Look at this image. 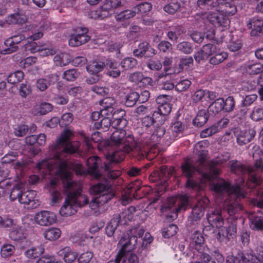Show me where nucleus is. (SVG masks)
Here are the masks:
<instances>
[{"label": "nucleus", "mask_w": 263, "mask_h": 263, "mask_svg": "<svg viewBox=\"0 0 263 263\" xmlns=\"http://www.w3.org/2000/svg\"><path fill=\"white\" fill-rule=\"evenodd\" d=\"M72 132L66 129L61 133V136L57 140L54 146V158L43 160L37 165V168L41 173L46 176L48 173H53L60 176L63 183V187L66 191L71 193L73 200L78 208L88 203L87 197L81 194V189L75 182L71 180V173L68 171V155L78 152L80 143L78 141H71Z\"/></svg>", "instance_id": "1"}, {"label": "nucleus", "mask_w": 263, "mask_h": 263, "mask_svg": "<svg viewBox=\"0 0 263 263\" xmlns=\"http://www.w3.org/2000/svg\"><path fill=\"white\" fill-rule=\"evenodd\" d=\"M230 154L227 153L218 155L215 159L208 163L205 162L204 158L202 157L200 159L199 164L204 167L206 166V165H207L208 170L205 172L201 170L200 168H197L189 161H186L183 163L181 165V169L182 175L187 178L186 182V187L192 190H198L199 189V183L192 179L196 173L201 174L200 178L201 183L204 184L208 181L212 182L214 179H216L217 176L221 172V170L218 167V166L226 162L230 159Z\"/></svg>", "instance_id": "2"}, {"label": "nucleus", "mask_w": 263, "mask_h": 263, "mask_svg": "<svg viewBox=\"0 0 263 263\" xmlns=\"http://www.w3.org/2000/svg\"><path fill=\"white\" fill-rule=\"evenodd\" d=\"M211 189L219 194H226V200L229 203L224 208L231 216H234L235 218L238 217V214L242 210V206L239 203L241 198L245 197V194L240 185H231L223 179H218L215 182H211Z\"/></svg>", "instance_id": "3"}, {"label": "nucleus", "mask_w": 263, "mask_h": 263, "mask_svg": "<svg viewBox=\"0 0 263 263\" xmlns=\"http://www.w3.org/2000/svg\"><path fill=\"white\" fill-rule=\"evenodd\" d=\"M126 132L123 129L115 131L111 136V142L112 145L126 152H132L133 157L138 160L145 158L151 159L148 148L143 147L142 144L135 140L133 136L128 135L125 137Z\"/></svg>", "instance_id": "4"}, {"label": "nucleus", "mask_w": 263, "mask_h": 263, "mask_svg": "<svg viewBox=\"0 0 263 263\" xmlns=\"http://www.w3.org/2000/svg\"><path fill=\"white\" fill-rule=\"evenodd\" d=\"M110 184L106 179L104 183H98L91 186L90 193L96 196L89 203V206L92 209L107 202L114 197V194L110 191Z\"/></svg>", "instance_id": "5"}, {"label": "nucleus", "mask_w": 263, "mask_h": 263, "mask_svg": "<svg viewBox=\"0 0 263 263\" xmlns=\"http://www.w3.org/2000/svg\"><path fill=\"white\" fill-rule=\"evenodd\" d=\"M231 172L238 176H242V181L237 185L242 186L246 184L249 187L253 184H256L258 183V180L253 173V168L246 167L237 160H232L230 162Z\"/></svg>", "instance_id": "6"}, {"label": "nucleus", "mask_w": 263, "mask_h": 263, "mask_svg": "<svg viewBox=\"0 0 263 263\" xmlns=\"http://www.w3.org/2000/svg\"><path fill=\"white\" fill-rule=\"evenodd\" d=\"M136 230L130 229L126 234H124L118 243L121 248L117 256L120 258H123L126 253L134 250L137 244Z\"/></svg>", "instance_id": "7"}, {"label": "nucleus", "mask_w": 263, "mask_h": 263, "mask_svg": "<svg viewBox=\"0 0 263 263\" xmlns=\"http://www.w3.org/2000/svg\"><path fill=\"white\" fill-rule=\"evenodd\" d=\"M226 263H263V251H260L257 256L252 251L229 255L227 257Z\"/></svg>", "instance_id": "8"}, {"label": "nucleus", "mask_w": 263, "mask_h": 263, "mask_svg": "<svg viewBox=\"0 0 263 263\" xmlns=\"http://www.w3.org/2000/svg\"><path fill=\"white\" fill-rule=\"evenodd\" d=\"M209 200L206 197H202L198 199L196 204L193 208L192 214L189 216L187 226H196L198 221L203 216L205 209L207 208Z\"/></svg>", "instance_id": "9"}, {"label": "nucleus", "mask_w": 263, "mask_h": 263, "mask_svg": "<svg viewBox=\"0 0 263 263\" xmlns=\"http://www.w3.org/2000/svg\"><path fill=\"white\" fill-rule=\"evenodd\" d=\"M135 211V208L131 206L128 210H126L120 214L115 216L106 227L105 232L107 235L108 237L113 236L115 230L118 227L119 223L121 221L122 218L124 219L125 222H126V216L128 215V219L132 218V215L128 214Z\"/></svg>", "instance_id": "10"}, {"label": "nucleus", "mask_w": 263, "mask_h": 263, "mask_svg": "<svg viewBox=\"0 0 263 263\" xmlns=\"http://www.w3.org/2000/svg\"><path fill=\"white\" fill-rule=\"evenodd\" d=\"M201 17L206 18L215 27L227 28L230 23L228 16L224 15L220 10L216 12L202 13Z\"/></svg>", "instance_id": "11"}, {"label": "nucleus", "mask_w": 263, "mask_h": 263, "mask_svg": "<svg viewBox=\"0 0 263 263\" xmlns=\"http://www.w3.org/2000/svg\"><path fill=\"white\" fill-rule=\"evenodd\" d=\"M64 193L66 195V198L63 205L60 210L61 215L68 216L74 214L78 210V205L73 200V196L71 193L66 191V187H64Z\"/></svg>", "instance_id": "12"}, {"label": "nucleus", "mask_w": 263, "mask_h": 263, "mask_svg": "<svg viewBox=\"0 0 263 263\" xmlns=\"http://www.w3.org/2000/svg\"><path fill=\"white\" fill-rule=\"evenodd\" d=\"M190 244L194 248L193 254H209V250L204 247V238L202 234L198 231H196L191 235Z\"/></svg>", "instance_id": "13"}, {"label": "nucleus", "mask_w": 263, "mask_h": 263, "mask_svg": "<svg viewBox=\"0 0 263 263\" xmlns=\"http://www.w3.org/2000/svg\"><path fill=\"white\" fill-rule=\"evenodd\" d=\"M232 132L236 138L237 142L240 145H245L250 142L256 135V131L254 128L242 131L240 128L236 127L233 128Z\"/></svg>", "instance_id": "14"}, {"label": "nucleus", "mask_w": 263, "mask_h": 263, "mask_svg": "<svg viewBox=\"0 0 263 263\" xmlns=\"http://www.w3.org/2000/svg\"><path fill=\"white\" fill-rule=\"evenodd\" d=\"M88 29L81 27L78 29V33L72 35L69 40V44L71 46H79L88 42L90 40V36L87 35Z\"/></svg>", "instance_id": "15"}, {"label": "nucleus", "mask_w": 263, "mask_h": 263, "mask_svg": "<svg viewBox=\"0 0 263 263\" xmlns=\"http://www.w3.org/2000/svg\"><path fill=\"white\" fill-rule=\"evenodd\" d=\"M101 163V160L98 156L90 157L86 161L89 173L97 179L100 178L102 175V171L99 169Z\"/></svg>", "instance_id": "16"}, {"label": "nucleus", "mask_w": 263, "mask_h": 263, "mask_svg": "<svg viewBox=\"0 0 263 263\" xmlns=\"http://www.w3.org/2000/svg\"><path fill=\"white\" fill-rule=\"evenodd\" d=\"M56 215L52 212L42 211L36 214L35 221L42 226H48L53 224L56 220Z\"/></svg>", "instance_id": "17"}, {"label": "nucleus", "mask_w": 263, "mask_h": 263, "mask_svg": "<svg viewBox=\"0 0 263 263\" xmlns=\"http://www.w3.org/2000/svg\"><path fill=\"white\" fill-rule=\"evenodd\" d=\"M25 39V36L23 34L14 35L9 37L5 42L6 48L1 51L2 53L10 54L16 51L18 49L16 44L24 40Z\"/></svg>", "instance_id": "18"}, {"label": "nucleus", "mask_w": 263, "mask_h": 263, "mask_svg": "<svg viewBox=\"0 0 263 263\" xmlns=\"http://www.w3.org/2000/svg\"><path fill=\"white\" fill-rule=\"evenodd\" d=\"M177 204L178 208H175L176 214L179 211L185 210L189 204V199L186 195H179L178 197H171L168 199L167 204L165 209H171L174 204Z\"/></svg>", "instance_id": "19"}, {"label": "nucleus", "mask_w": 263, "mask_h": 263, "mask_svg": "<svg viewBox=\"0 0 263 263\" xmlns=\"http://www.w3.org/2000/svg\"><path fill=\"white\" fill-rule=\"evenodd\" d=\"M36 196V192L34 191H27L22 192L19 202L22 204L28 205V208L34 209L39 205V202L37 200H35Z\"/></svg>", "instance_id": "20"}, {"label": "nucleus", "mask_w": 263, "mask_h": 263, "mask_svg": "<svg viewBox=\"0 0 263 263\" xmlns=\"http://www.w3.org/2000/svg\"><path fill=\"white\" fill-rule=\"evenodd\" d=\"M209 224L217 228H221L223 224V219L221 216V210L217 209L209 212L206 215Z\"/></svg>", "instance_id": "21"}, {"label": "nucleus", "mask_w": 263, "mask_h": 263, "mask_svg": "<svg viewBox=\"0 0 263 263\" xmlns=\"http://www.w3.org/2000/svg\"><path fill=\"white\" fill-rule=\"evenodd\" d=\"M233 0H216L221 12L226 16L234 15L237 12V8L233 2Z\"/></svg>", "instance_id": "22"}, {"label": "nucleus", "mask_w": 263, "mask_h": 263, "mask_svg": "<svg viewBox=\"0 0 263 263\" xmlns=\"http://www.w3.org/2000/svg\"><path fill=\"white\" fill-rule=\"evenodd\" d=\"M247 27L252 29L251 35L256 36L263 34V19L258 16L253 17L247 23Z\"/></svg>", "instance_id": "23"}, {"label": "nucleus", "mask_w": 263, "mask_h": 263, "mask_svg": "<svg viewBox=\"0 0 263 263\" xmlns=\"http://www.w3.org/2000/svg\"><path fill=\"white\" fill-rule=\"evenodd\" d=\"M59 80V76L57 73H52L45 78L38 79L36 82V86L41 91L46 90L52 84H54Z\"/></svg>", "instance_id": "24"}, {"label": "nucleus", "mask_w": 263, "mask_h": 263, "mask_svg": "<svg viewBox=\"0 0 263 263\" xmlns=\"http://www.w3.org/2000/svg\"><path fill=\"white\" fill-rule=\"evenodd\" d=\"M27 21L26 15L21 11L9 15L5 18L6 22L9 25H22Z\"/></svg>", "instance_id": "25"}, {"label": "nucleus", "mask_w": 263, "mask_h": 263, "mask_svg": "<svg viewBox=\"0 0 263 263\" xmlns=\"http://www.w3.org/2000/svg\"><path fill=\"white\" fill-rule=\"evenodd\" d=\"M250 228L252 230L263 231V215L261 213H252L249 216Z\"/></svg>", "instance_id": "26"}, {"label": "nucleus", "mask_w": 263, "mask_h": 263, "mask_svg": "<svg viewBox=\"0 0 263 263\" xmlns=\"http://www.w3.org/2000/svg\"><path fill=\"white\" fill-rule=\"evenodd\" d=\"M241 68L243 73L249 75L258 74L263 71V65L259 63H249Z\"/></svg>", "instance_id": "27"}, {"label": "nucleus", "mask_w": 263, "mask_h": 263, "mask_svg": "<svg viewBox=\"0 0 263 263\" xmlns=\"http://www.w3.org/2000/svg\"><path fill=\"white\" fill-rule=\"evenodd\" d=\"M58 253L60 256L63 257L65 262L67 263H72L78 257L77 252L69 247L62 249L59 251Z\"/></svg>", "instance_id": "28"}, {"label": "nucleus", "mask_w": 263, "mask_h": 263, "mask_svg": "<svg viewBox=\"0 0 263 263\" xmlns=\"http://www.w3.org/2000/svg\"><path fill=\"white\" fill-rule=\"evenodd\" d=\"M236 233V227L234 224H231L228 228L223 227L218 232L217 238L220 241L223 240V238L229 239V236H234Z\"/></svg>", "instance_id": "29"}, {"label": "nucleus", "mask_w": 263, "mask_h": 263, "mask_svg": "<svg viewBox=\"0 0 263 263\" xmlns=\"http://www.w3.org/2000/svg\"><path fill=\"white\" fill-rule=\"evenodd\" d=\"M105 67L104 62L99 60H93L87 65L86 69L89 73L96 74L102 71Z\"/></svg>", "instance_id": "30"}, {"label": "nucleus", "mask_w": 263, "mask_h": 263, "mask_svg": "<svg viewBox=\"0 0 263 263\" xmlns=\"http://www.w3.org/2000/svg\"><path fill=\"white\" fill-rule=\"evenodd\" d=\"M224 100L222 98L217 99L208 107V111L209 114L213 116L220 112L223 110Z\"/></svg>", "instance_id": "31"}, {"label": "nucleus", "mask_w": 263, "mask_h": 263, "mask_svg": "<svg viewBox=\"0 0 263 263\" xmlns=\"http://www.w3.org/2000/svg\"><path fill=\"white\" fill-rule=\"evenodd\" d=\"M58 181L55 179L51 180L47 184V187L51 192L52 197V201L53 203H57L60 202L62 198L61 194L57 190H53L56 188Z\"/></svg>", "instance_id": "32"}, {"label": "nucleus", "mask_w": 263, "mask_h": 263, "mask_svg": "<svg viewBox=\"0 0 263 263\" xmlns=\"http://www.w3.org/2000/svg\"><path fill=\"white\" fill-rule=\"evenodd\" d=\"M181 4L178 0H169L167 4L163 7L164 11L168 14H174L179 11Z\"/></svg>", "instance_id": "33"}, {"label": "nucleus", "mask_w": 263, "mask_h": 263, "mask_svg": "<svg viewBox=\"0 0 263 263\" xmlns=\"http://www.w3.org/2000/svg\"><path fill=\"white\" fill-rule=\"evenodd\" d=\"M210 59V63L211 64L217 65L223 62L228 57L227 52L221 51L219 49H217L215 53Z\"/></svg>", "instance_id": "34"}, {"label": "nucleus", "mask_w": 263, "mask_h": 263, "mask_svg": "<svg viewBox=\"0 0 263 263\" xmlns=\"http://www.w3.org/2000/svg\"><path fill=\"white\" fill-rule=\"evenodd\" d=\"M44 252V249L42 246L32 247L25 252V255L29 259H35L40 257Z\"/></svg>", "instance_id": "35"}, {"label": "nucleus", "mask_w": 263, "mask_h": 263, "mask_svg": "<svg viewBox=\"0 0 263 263\" xmlns=\"http://www.w3.org/2000/svg\"><path fill=\"white\" fill-rule=\"evenodd\" d=\"M137 10L134 7L130 10L127 9L122 11L116 15V20L117 21L121 22L132 18L137 13Z\"/></svg>", "instance_id": "36"}, {"label": "nucleus", "mask_w": 263, "mask_h": 263, "mask_svg": "<svg viewBox=\"0 0 263 263\" xmlns=\"http://www.w3.org/2000/svg\"><path fill=\"white\" fill-rule=\"evenodd\" d=\"M55 64L58 66H64L67 65L70 61L69 55L66 53H61L57 54L53 59Z\"/></svg>", "instance_id": "37"}, {"label": "nucleus", "mask_w": 263, "mask_h": 263, "mask_svg": "<svg viewBox=\"0 0 263 263\" xmlns=\"http://www.w3.org/2000/svg\"><path fill=\"white\" fill-rule=\"evenodd\" d=\"M61 234V230L56 228L48 229L44 232V237L49 240L53 241L58 239Z\"/></svg>", "instance_id": "38"}, {"label": "nucleus", "mask_w": 263, "mask_h": 263, "mask_svg": "<svg viewBox=\"0 0 263 263\" xmlns=\"http://www.w3.org/2000/svg\"><path fill=\"white\" fill-rule=\"evenodd\" d=\"M208 117L205 110L198 111L196 117L193 120V124L196 126H202L208 121Z\"/></svg>", "instance_id": "39"}, {"label": "nucleus", "mask_w": 263, "mask_h": 263, "mask_svg": "<svg viewBox=\"0 0 263 263\" xmlns=\"http://www.w3.org/2000/svg\"><path fill=\"white\" fill-rule=\"evenodd\" d=\"M15 247L11 244H3L1 248V255L3 258L10 257L15 251Z\"/></svg>", "instance_id": "40"}, {"label": "nucleus", "mask_w": 263, "mask_h": 263, "mask_svg": "<svg viewBox=\"0 0 263 263\" xmlns=\"http://www.w3.org/2000/svg\"><path fill=\"white\" fill-rule=\"evenodd\" d=\"M103 117L100 122H95L94 126L97 129L102 128L107 130L110 126H112V120L110 117Z\"/></svg>", "instance_id": "41"}, {"label": "nucleus", "mask_w": 263, "mask_h": 263, "mask_svg": "<svg viewBox=\"0 0 263 263\" xmlns=\"http://www.w3.org/2000/svg\"><path fill=\"white\" fill-rule=\"evenodd\" d=\"M122 150L119 149L116 147V151L112 153L110 158V162L111 164L112 163H118L124 160L125 157V153H129Z\"/></svg>", "instance_id": "42"}, {"label": "nucleus", "mask_w": 263, "mask_h": 263, "mask_svg": "<svg viewBox=\"0 0 263 263\" xmlns=\"http://www.w3.org/2000/svg\"><path fill=\"white\" fill-rule=\"evenodd\" d=\"M176 48L177 50L184 54H190L193 50L192 44L186 41L178 43Z\"/></svg>", "instance_id": "43"}, {"label": "nucleus", "mask_w": 263, "mask_h": 263, "mask_svg": "<svg viewBox=\"0 0 263 263\" xmlns=\"http://www.w3.org/2000/svg\"><path fill=\"white\" fill-rule=\"evenodd\" d=\"M252 168H253V173L254 176L257 178L258 180V183L256 184H253L252 185L249 186V187L252 188L254 187L255 186L259 185L260 183V180L259 178V177L257 176V174L259 172H263V159H259L257 161H256L254 166H252Z\"/></svg>", "instance_id": "44"}, {"label": "nucleus", "mask_w": 263, "mask_h": 263, "mask_svg": "<svg viewBox=\"0 0 263 263\" xmlns=\"http://www.w3.org/2000/svg\"><path fill=\"white\" fill-rule=\"evenodd\" d=\"M120 64L124 70H127L136 67L137 64V61L134 58L128 57L124 59L121 62Z\"/></svg>", "instance_id": "45"}, {"label": "nucleus", "mask_w": 263, "mask_h": 263, "mask_svg": "<svg viewBox=\"0 0 263 263\" xmlns=\"http://www.w3.org/2000/svg\"><path fill=\"white\" fill-rule=\"evenodd\" d=\"M24 73L20 70L16 71L14 73H10L8 77V82L14 84L17 83L23 79Z\"/></svg>", "instance_id": "46"}, {"label": "nucleus", "mask_w": 263, "mask_h": 263, "mask_svg": "<svg viewBox=\"0 0 263 263\" xmlns=\"http://www.w3.org/2000/svg\"><path fill=\"white\" fill-rule=\"evenodd\" d=\"M194 257L199 260L191 263H216L215 261L212 260V258L209 254H194Z\"/></svg>", "instance_id": "47"}, {"label": "nucleus", "mask_w": 263, "mask_h": 263, "mask_svg": "<svg viewBox=\"0 0 263 263\" xmlns=\"http://www.w3.org/2000/svg\"><path fill=\"white\" fill-rule=\"evenodd\" d=\"M139 99V94L136 92H132L126 96L125 104L127 107H133Z\"/></svg>", "instance_id": "48"}, {"label": "nucleus", "mask_w": 263, "mask_h": 263, "mask_svg": "<svg viewBox=\"0 0 263 263\" xmlns=\"http://www.w3.org/2000/svg\"><path fill=\"white\" fill-rule=\"evenodd\" d=\"M111 164H104V168H102L105 173L104 175H106L109 179H115L117 178L120 175V172L119 171L111 170L110 168Z\"/></svg>", "instance_id": "49"}, {"label": "nucleus", "mask_w": 263, "mask_h": 263, "mask_svg": "<svg viewBox=\"0 0 263 263\" xmlns=\"http://www.w3.org/2000/svg\"><path fill=\"white\" fill-rule=\"evenodd\" d=\"M197 4L201 9L206 10L212 9L217 4L213 0H198Z\"/></svg>", "instance_id": "50"}, {"label": "nucleus", "mask_w": 263, "mask_h": 263, "mask_svg": "<svg viewBox=\"0 0 263 263\" xmlns=\"http://www.w3.org/2000/svg\"><path fill=\"white\" fill-rule=\"evenodd\" d=\"M184 128V126L181 121H177L171 126V129L173 134L174 138L178 136V134L182 133Z\"/></svg>", "instance_id": "51"}, {"label": "nucleus", "mask_w": 263, "mask_h": 263, "mask_svg": "<svg viewBox=\"0 0 263 263\" xmlns=\"http://www.w3.org/2000/svg\"><path fill=\"white\" fill-rule=\"evenodd\" d=\"M140 28L138 26H133L129 27V31L126 34V36L129 41L137 39L140 32Z\"/></svg>", "instance_id": "52"}, {"label": "nucleus", "mask_w": 263, "mask_h": 263, "mask_svg": "<svg viewBox=\"0 0 263 263\" xmlns=\"http://www.w3.org/2000/svg\"><path fill=\"white\" fill-rule=\"evenodd\" d=\"M177 232V227L175 224H171L164 228L162 235L165 238H169L175 235Z\"/></svg>", "instance_id": "53"}, {"label": "nucleus", "mask_w": 263, "mask_h": 263, "mask_svg": "<svg viewBox=\"0 0 263 263\" xmlns=\"http://www.w3.org/2000/svg\"><path fill=\"white\" fill-rule=\"evenodd\" d=\"M217 47L215 45L212 44H207L202 46L201 48L202 52L208 57L209 58L210 56L214 54L215 51L217 50Z\"/></svg>", "instance_id": "54"}, {"label": "nucleus", "mask_w": 263, "mask_h": 263, "mask_svg": "<svg viewBox=\"0 0 263 263\" xmlns=\"http://www.w3.org/2000/svg\"><path fill=\"white\" fill-rule=\"evenodd\" d=\"M53 107L51 104L48 103H42L37 106V114L41 115H45L46 114L51 111Z\"/></svg>", "instance_id": "55"}, {"label": "nucleus", "mask_w": 263, "mask_h": 263, "mask_svg": "<svg viewBox=\"0 0 263 263\" xmlns=\"http://www.w3.org/2000/svg\"><path fill=\"white\" fill-rule=\"evenodd\" d=\"M24 47L26 51H30L31 53H35L39 51L41 46L37 45L36 42L27 39V43L25 44Z\"/></svg>", "instance_id": "56"}, {"label": "nucleus", "mask_w": 263, "mask_h": 263, "mask_svg": "<svg viewBox=\"0 0 263 263\" xmlns=\"http://www.w3.org/2000/svg\"><path fill=\"white\" fill-rule=\"evenodd\" d=\"M116 103V100L112 97H106L100 101L101 108L114 107Z\"/></svg>", "instance_id": "57"}, {"label": "nucleus", "mask_w": 263, "mask_h": 263, "mask_svg": "<svg viewBox=\"0 0 263 263\" xmlns=\"http://www.w3.org/2000/svg\"><path fill=\"white\" fill-rule=\"evenodd\" d=\"M191 82L187 80L184 79L179 82L175 86V89L177 91L181 92L185 91L191 86Z\"/></svg>", "instance_id": "58"}, {"label": "nucleus", "mask_w": 263, "mask_h": 263, "mask_svg": "<svg viewBox=\"0 0 263 263\" xmlns=\"http://www.w3.org/2000/svg\"><path fill=\"white\" fill-rule=\"evenodd\" d=\"M73 119V115L71 113L64 114L61 117L59 124L61 126H67L72 122Z\"/></svg>", "instance_id": "59"}, {"label": "nucleus", "mask_w": 263, "mask_h": 263, "mask_svg": "<svg viewBox=\"0 0 263 263\" xmlns=\"http://www.w3.org/2000/svg\"><path fill=\"white\" fill-rule=\"evenodd\" d=\"M219 128L217 126H212L209 128L203 130L200 133V137L202 138L211 136L218 132Z\"/></svg>", "instance_id": "60"}, {"label": "nucleus", "mask_w": 263, "mask_h": 263, "mask_svg": "<svg viewBox=\"0 0 263 263\" xmlns=\"http://www.w3.org/2000/svg\"><path fill=\"white\" fill-rule=\"evenodd\" d=\"M251 117L255 121L263 119V107H254Z\"/></svg>", "instance_id": "61"}, {"label": "nucleus", "mask_w": 263, "mask_h": 263, "mask_svg": "<svg viewBox=\"0 0 263 263\" xmlns=\"http://www.w3.org/2000/svg\"><path fill=\"white\" fill-rule=\"evenodd\" d=\"M19 93L22 98H27L31 93V89L30 85L26 83H22L20 86Z\"/></svg>", "instance_id": "62"}, {"label": "nucleus", "mask_w": 263, "mask_h": 263, "mask_svg": "<svg viewBox=\"0 0 263 263\" xmlns=\"http://www.w3.org/2000/svg\"><path fill=\"white\" fill-rule=\"evenodd\" d=\"M223 110L226 112L232 111L235 107L234 99L233 97H228L226 100H224Z\"/></svg>", "instance_id": "63"}, {"label": "nucleus", "mask_w": 263, "mask_h": 263, "mask_svg": "<svg viewBox=\"0 0 263 263\" xmlns=\"http://www.w3.org/2000/svg\"><path fill=\"white\" fill-rule=\"evenodd\" d=\"M78 76V74L75 69H71L65 71L63 76V78L69 81L75 80Z\"/></svg>", "instance_id": "64"}]
</instances>
